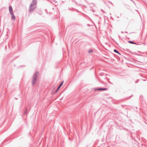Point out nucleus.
<instances>
[{
    "label": "nucleus",
    "mask_w": 147,
    "mask_h": 147,
    "mask_svg": "<svg viewBox=\"0 0 147 147\" xmlns=\"http://www.w3.org/2000/svg\"><path fill=\"white\" fill-rule=\"evenodd\" d=\"M98 90H105L106 89L105 88H100L98 89Z\"/></svg>",
    "instance_id": "obj_9"
},
{
    "label": "nucleus",
    "mask_w": 147,
    "mask_h": 147,
    "mask_svg": "<svg viewBox=\"0 0 147 147\" xmlns=\"http://www.w3.org/2000/svg\"><path fill=\"white\" fill-rule=\"evenodd\" d=\"M9 11L11 14H12L13 13V9L12 7L11 6L9 7Z\"/></svg>",
    "instance_id": "obj_2"
},
{
    "label": "nucleus",
    "mask_w": 147,
    "mask_h": 147,
    "mask_svg": "<svg viewBox=\"0 0 147 147\" xmlns=\"http://www.w3.org/2000/svg\"><path fill=\"white\" fill-rule=\"evenodd\" d=\"M114 51L115 52V53H118V54H120L119 53V52H118V51H117L116 50V49H114Z\"/></svg>",
    "instance_id": "obj_8"
},
{
    "label": "nucleus",
    "mask_w": 147,
    "mask_h": 147,
    "mask_svg": "<svg viewBox=\"0 0 147 147\" xmlns=\"http://www.w3.org/2000/svg\"><path fill=\"white\" fill-rule=\"evenodd\" d=\"M63 83H64L63 81H62V82H61L60 86H59V87H58V88L57 89V90H56V92H57L58 91V90L60 88V87L63 85Z\"/></svg>",
    "instance_id": "obj_4"
},
{
    "label": "nucleus",
    "mask_w": 147,
    "mask_h": 147,
    "mask_svg": "<svg viewBox=\"0 0 147 147\" xmlns=\"http://www.w3.org/2000/svg\"><path fill=\"white\" fill-rule=\"evenodd\" d=\"M37 3V0H33L31 4L34 5H36Z\"/></svg>",
    "instance_id": "obj_5"
},
{
    "label": "nucleus",
    "mask_w": 147,
    "mask_h": 147,
    "mask_svg": "<svg viewBox=\"0 0 147 147\" xmlns=\"http://www.w3.org/2000/svg\"><path fill=\"white\" fill-rule=\"evenodd\" d=\"M11 18L13 20H15V17L13 15V13L12 14H11Z\"/></svg>",
    "instance_id": "obj_7"
},
{
    "label": "nucleus",
    "mask_w": 147,
    "mask_h": 147,
    "mask_svg": "<svg viewBox=\"0 0 147 147\" xmlns=\"http://www.w3.org/2000/svg\"><path fill=\"white\" fill-rule=\"evenodd\" d=\"M92 52V51H89V53H91V52Z\"/></svg>",
    "instance_id": "obj_11"
},
{
    "label": "nucleus",
    "mask_w": 147,
    "mask_h": 147,
    "mask_svg": "<svg viewBox=\"0 0 147 147\" xmlns=\"http://www.w3.org/2000/svg\"><path fill=\"white\" fill-rule=\"evenodd\" d=\"M38 72H36L34 74L33 76V78H36L37 77L38 75Z\"/></svg>",
    "instance_id": "obj_6"
},
{
    "label": "nucleus",
    "mask_w": 147,
    "mask_h": 147,
    "mask_svg": "<svg viewBox=\"0 0 147 147\" xmlns=\"http://www.w3.org/2000/svg\"><path fill=\"white\" fill-rule=\"evenodd\" d=\"M36 78H33L32 81V83L33 85L35 84L36 83Z\"/></svg>",
    "instance_id": "obj_3"
},
{
    "label": "nucleus",
    "mask_w": 147,
    "mask_h": 147,
    "mask_svg": "<svg viewBox=\"0 0 147 147\" xmlns=\"http://www.w3.org/2000/svg\"><path fill=\"white\" fill-rule=\"evenodd\" d=\"M129 43H131V44H135V43H134V42H133L131 41H129Z\"/></svg>",
    "instance_id": "obj_10"
},
{
    "label": "nucleus",
    "mask_w": 147,
    "mask_h": 147,
    "mask_svg": "<svg viewBox=\"0 0 147 147\" xmlns=\"http://www.w3.org/2000/svg\"><path fill=\"white\" fill-rule=\"evenodd\" d=\"M36 6L33 5L31 4L30 8V11H32L34 10L36 8Z\"/></svg>",
    "instance_id": "obj_1"
}]
</instances>
